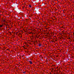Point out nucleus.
I'll list each match as a JSON object with an SVG mask.
<instances>
[{"instance_id":"f257e3e1","label":"nucleus","mask_w":74,"mask_h":74,"mask_svg":"<svg viewBox=\"0 0 74 74\" xmlns=\"http://www.w3.org/2000/svg\"><path fill=\"white\" fill-rule=\"evenodd\" d=\"M29 62L30 63V64H33V62L32 61H29Z\"/></svg>"},{"instance_id":"f03ea898","label":"nucleus","mask_w":74,"mask_h":74,"mask_svg":"<svg viewBox=\"0 0 74 74\" xmlns=\"http://www.w3.org/2000/svg\"><path fill=\"white\" fill-rule=\"evenodd\" d=\"M38 46L39 47H41V44H39L38 45Z\"/></svg>"},{"instance_id":"7ed1b4c3","label":"nucleus","mask_w":74,"mask_h":74,"mask_svg":"<svg viewBox=\"0 0 74 74\" xmlns=\"http://www.w3.org/2000/svg\"><path fill=\"white\" fill-rule=\"evenodd\" d=\"M3 22H5V20H4V19L3 20Z\"/></svg>"},{"instance_id":"20e7f679","label":"nucleus","mask_w":74,"mask_h":74,"mask_svg":"<svg viewBox=\"0 0 74 74\" xmlns=\"http://www.w3.org/2000/svg\"><path fill=\"white\" fill-rule=\"evenodd\" d=\"M3 26V25H0V27H1Z\"/></svg>"},{"instance_id":"39448f33","label":"nucleus","mask_w":74,"mask_h":74,"mask_svg":"<svg viewBox=\"0 0 74 74\" xmlns=\"http://www.w3.org/2000/svg\"><path fill=\"white\" fill-rule=\"evenodd\" d=\"M73 35L74 36V32L73 33Z\"/></svg>"},{"instance_id":"423d86ee","label":"nucleus","mask_w":74,"mask_h":74,"mask_svg":"<svg viewBox=\"0 0 74 74\" xmlns=\"http://www.w3.org/2000/svg\"><path fill=\"white\" fill-rule=\"evenodd\" d=\"M29 7H31V6H30V5H29Z\"/></svg>"}]
</instances>
